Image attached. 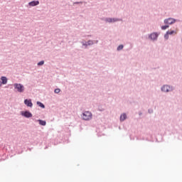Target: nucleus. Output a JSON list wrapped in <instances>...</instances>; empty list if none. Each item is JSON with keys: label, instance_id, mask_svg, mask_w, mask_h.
Listing matches in <instances>:
<instances>
[{"label": "nucleus", "instance_id": "13", "mask_svg": "<svg viewBox=\"0 0 182 182\" xmlns=\"http://www.w3.org/2000/svg\"><path fill=\"white\" fill-rule=\"evenodd\" d=\"M169 35L170 34L168 33V31H166V33L164 36L165 41H168Z\"/></svg>", "mask_w": 182, "mask_h": 182}, {"label": "nucleus", "instance_id": "4", "mask_svg": "<svg viewBox=\"0 0 182 182\" xmlns=\"http://www.w3.org/2000/svg\"><path fill=\"white\" fill-rule=\"evenodd\" d=\"M176 22H177V20L173 18H168L164 19V23H165V25H173V23H176Z\"/></svg>", "mask_w": 182, "mask_h": 182}, {"label": "nucleus", "instance_id": "24", "mask_svg": "<svg viewBox=\"0 0 182 182\" xmlns=\"http://www.w3.org/2000/svg\"><path fill=\"white\" fill-rule=\"evenodd\" d=\"M0 86H2V82L0 81Z\"/></svg>", "mask_w": 182, "mask_h": 182}, {"label": "nucleus", "instance_id": "14", "mask_svg": "<svg viewBox=\"0 0 182 182\" xmlns=\"http://www.w3.org/2000/svg\"><path fill=\"white\" fill-rule=\"evenodd\" d=\"M124 48V46H123V44H121V45H119V46L117 47V50L120 51V50H122Z\"/></svg>", "mask_w": 182, "mask_h": 182}, {"label": "nucleus", "instance_id": "1", "mask_svg": "<svg viewBox=\"0 0 182 182\" xmlns=\"http://www.w3.org/2000/svg\"><path fill=\"white\" fill-rule=\"evenodd\" d=\"M175 87H173V85H164L161 87V92H163L164 93H168L170 92H173V90H175Z\"/></svg>", "mask_w": 182, "mask_h": 182}, {"label": "nucleus", "instance_id": "11", "mask_svg": "<svg viewBox=\"0 0 182 182\" xmlns=\"http://www.w3.org/2000/svg\"><path fill=\"white\" fill-rule=\"evenodd\" d=\"M37 122H38L39 124H41V126H46V122L41 120V119H38Z\"/></svg>", "mask_w": 182, "mask_h": 182}, {"label": "nucleus", "instance_id": "15", "mask_svg": "<svg viewBox=\"0 0 182 182\" xmlns=\"http://www.w3.org/2000/svg\"><path fill=\"white\" fill-rule=\"evenodd\" d=\"M37 105L40 107H42V109H45V105L41 102H37Z\"/></svg>", "mask_w": 182, "mask_h": 182}, {"label": "nucleus", "instance_id": "8", "mask_svg": "<svg viewBox=\"0 0 182 182\" xmlns=\"http://www.w3.org/2000/svg\"><path fill=\"white\" fill-rule=\"evenodd\" d=\"M29 6H36V5H39V1H33L28 3Z\"/></svg>", "mask_w": 182, "mask_h": 182}, {"label": "nucleus", "instance_id": "3", "mask_svg": "<svg viewBox=\"0 0 182 182\" xmlns=\"http://www.w3.org/2000/svg\"><path fill=\"white\" fill-rule=\"evenodd\" d=\"M159 36H160V32H153L148 36V39H150V41H156L157 39H159Z\"/></svg>", "mask_w": 182, "mask_h": 182}, {"label": "nucleus", "instance_id": "6", "mask_svg": "<svg viewBox=\"0 0 182 182\" xmlns=\"http://www.w3.org/2000/svg\"><path fill=\"white\" fill-rule=\"evenodd\" d=\"M21 114L24 117H32V113H31L29 111H25V112H22Z\"/></svg>", "mask_w": 182, "mask_h": 182}, {"label": "nucleus", "instance_id": "2", "mask_svg": "<svg viewBox=\"0 0 182 182\" xmlns=\"http://www.w3.org/2000/svg\"><path fill=\"white\" fill-rule=\"evenodd\" d=\"M14 87L18 93H23L25 91V87L22 84L15 83L14 84Z\"/></svg>", "mask_w": 182, "mask_h": 182}, {"label": "nucleus", "instance_id": "7", "mask_svg": "<svg viewBox=\"0 0 182 182\" xmlns=\"http://www.w3.org/2000/svg\"><path fill=\"white\" fill-rule=\"evenodd\" d=\"M24 104L28 106V107H32L33 106V104H32V100H25Z\"/></svg>", "mask_w": 182, "mask_h": 182}, {"label": "nucleus", "instance_id": "20", "mask_svg": "<svg viewBox=\"0 0 182 182\" xmlns=\"http://www.w3.org/2000/svg\"><path fill=\"white\" fill-rule=\"evenodd\" d=\"M107 22H113V20L112 18H108L106 20Z\"/></svg>", "mask_w": 182, "mask_h": 182}, {"label": "nucleus", "instance_id": "10", "mask_svg": "<svg viewBox=\"0 0 182 182\" xmlns=\"http://www.w3.org/2000/svg\"><path fill=\"white\" fill-rule=\"evenodd\" d=\"M1 80L2 85H6V83H8V78H6V77H1Z\"/></svg>", "mask_w": 182, "mask_h": 182}, {"label": "nucleus", "instance_id": "23", "mask_svg": "<svg viewBox=\"0 0 182 182\" xmlns=\"http://www.w3.org/2000/svg\"><path fill=\"white\" fill-rule=\"evenodd\" d=\"M119 21V18H114V22H117Z\"/></svg>", "mask_w": 182, "mask_h": 182}, {"label": "nucleus", "instance_id": "16", "mask_svg": "<svg viewBox=\"0 0 182 182\" xmlns=\"http://www.w3.org/2000/svg\"><path fill=\"white\" fill-rule=\"evenodd\" d=\"M168 33H169V35H173V33H177V31L172 30V31H168Z\"/></svg>", "mask_w": 182, "mask_h": 182}, {"label": "nucleus", "instance_id": "5", "mask_svg": "<svg viewBox=\"0 0 182 182\" xmlns=\"http://www.w3.org/2000/svg\"><path fill=\"white\" fill-rule=\"evenodd\" d=\"M82 119L84 120H90L92 119V112H85L83 114H82Z\"/></svg>", "mask_w": 182, "mask_h": 182}, {"label": "nucleus", "instance_id": "18", "mask_svg": "<svg viewBox=\"0 0 182 182\" xmlns=\"http://www.w3.org/2000/svg\"><path fill=\"white\" fill-rule=\"evenodd\" d=\"M43 63H45V61H44V60L40 61V62L38 63V66H42V65H43Z\"/></svg>", "mask_w": 182, "mask_h": 182}, {"label": "nucleus", "instance_id": "22", "mask_svg": "<svg viewBox=\"0 0 182 182\" xmlns=\"http://www.w3.org/2000/svg\"><path fill=\"white\" fill-rule=\"evenodd\" d=\"M148 112H149V114L153 113V109H149V110H148Z\"/></svg>", "mask_w": 182, "mask_h": 182}, {"label": "nucleus", "instance_id": "12", "mask_svg": "<svg viewBox=\"0 0 182 182\" xmlns=\"http://www.w3.org/2000/svg\"><path fill=\"white\" fill-rule=\"evenodd\" d=\"M168 28H170V26H168V24H166L165 26H161V29L162 31H166V29H168Z\"/></svg>", "mask_w": 182, "mask_h": 182}, {"label": "nucleus", "instance_id": "21", "mask_svg": "<svg viewBox=\"0 0 182 182\" xmlns=\"http://www.w3.org/2000/svg\"><path fill=\"white\" fill-rule=\"evenodd\" d=\"M138 114H139V116H142L143 112H141V111H139V112H138Z\"/></svg>", "mask_w": 182, "mask_h": 182}, {"label": "nucleus", "instance_id": "19", "mask_svg": "<svg viewBox=\"0 0 182 182\" xmlns=\"http://www.w3.org/2000/svg\"><path fill=\"white\" fill-rule=\"evenodd\" d=\"M54 92H55V93H60V89L57 88V89L55 90Z\"/></svg>", "mask_w": 182, "mask_h": 182}, {"label": "nucleus", "instance_id": "17", "mask_svg": "<svg viewBox=\"0 0 182 182\" xmlns=\"http://www.w3.org/2000/svg\"><path fill=\"white\" fill-rule=\"evenodd\" d=\"M85 46L93 45V41H88L87 44H84Z\"/></svg>", "mask_w": 182, "mask_h": 182}, {"label": "nucleus", "instance_id": "9", "mask_svg": "<svg viewBox=\"0 0 182 182\" xmlns=\"http://www.w3.org/2000/svg\"><path fill=\"white\" fill-rule=\"evenodd\" d=\"M127 119V114L123 113L120 115V122H124Z\"/></svg>", "mask_w": 182, "mask_h": 182}]
</instances>
